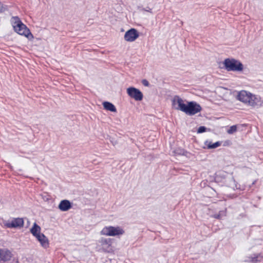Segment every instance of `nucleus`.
<instances>
[{
	"mask_svg": "<svg viewBox=\"0 0 263 263\" xmlns=\"http://www.w3.org/2000/svg\"><path fill=\"white\" fill-rule=\"evenodd\" d=\"M139 36L138 31L135 28L127 30L124 34V40L127 42H133Z\"/></svg>",
	"mask_w": 263,
	"mask_h": 263,
	"instance_id": "6e6552de",
	"label": "nucleus"
},
{
	"mask_svg": "<svg viewBox=\"0 0 263 263\" xmlns=\"http://www.w3.org/2000/svg\"><path fill=\"white\" fill-rule=\"evenodd\" d=\"M237 98L240 101L253 107L258 108L263 104V99L259 96L246 90L239 91Z\"/></svg>",
	"mask_w": 263,
	"mask_h": 263,
	"instance_id": "f03ea898",
	"label": "nucleus"
},
{
	"mask_svg": "<svg viewBox=\"0 0 263 263\" xmlns=\"http://www.w3.org/2000/svg\"><path fill=\"white\" fill-rule=\"evenodd\" d=\"M221 144V142L217 141L215 143H213L211 141L206 140L204 142V145L206 146L208 149H214L219 146Z\"/></svg>",
	"mask_w": 263,
	"mask_h": 263,
	"instance_id": "4468645a",
	"label": "nucleus"
},
{
	"mask_svg": "<svg viewBox=\"0 0 263 263\" xmlns=\"http://www.w3.org/2000/svg\"><path fill=\"white\" fill-rule=\"evenodd\" d=\"M206 130V127L204 126H200L197 130L198 133H202Z\"/></svg>",
	"mask_w": 263,
	"mask_h": 263,
	"instance_id": "6ab92c4d",
	"label": "nucleus"
},
{
	"mask_svg": "<svg viewBox=\"0 0 263 263\" xmlns=\"http://www.w3.org/2000/svg\"><path fill=\"white\" fill-rule=\"evenodd\" d=\"M12 257L11 252L7 248L0 249V258L4 261H9Z\"/></svg>",
	"mask_w": 263,
	"mask_h": 263,
	"instance_id": "1a4fd4ad",
	"label": "nucleus"
},
{
	"mask_svg": "<svg viewBox=\"0 0 263 263\" xmlns=\"http://www.w3.org/2000/svg\"><path fill=\"white\" fill-rule=\"evenodd\" d=\"M124 233V230L120 227L112 226L105 227L101 231L102 235L112 236L122 235Z\"/></svg>",
	"mask_w": 263,
	"mask_h": 263,
	"instance_id": "39448f33",
	"label": "nucleus"
},
{
	"mask_svg": "<svg viewBox=\"0 0 263 263\" xmlns=\"http://www.w3.org/2000/svg\"><path fill=\"white\" fill-rule=\"evenodd\" d=\"M103 105L104 109H105L107 110H109L111 112L117 111V109L115 106L110 102H104L103 103Z\"/></svg>",
	"mask_w": 263,
	"mask_h": 263,
	"instance_id": "2eb2a0df",
	"label": "nucleus"
},
{
	"mask_svg": "<svg viewBox=\"0 0 263 263\" xmlns=\"http://www.w3.org/2000/svg\"><path fill=\"white\" fill-rule=\"evenodd\" d=\"M172 103L173 107L175 109L180 110L190 116L194 115L201 110V107L196 102L191 101L185 104L178 96H174Z\"/></svg>",
	"mask_w": 263,
	"mask_h": 263,
	"instance_id": "f257e3e1",
	"label": "nucleus"
},
{
	"mask_svg": "<svg viewBox=\"0 0 263 263\" xmlns=\"http://www.w3.org/2000/svg\"><path fill=\"white\" fill-rule=\"evenodd\" d=\"M148 8V9H145V10L146 11L151 12V9H150L149 8Z\"/></svg>",
	"mask_w": 263,
	"mask_h": 263,
	"instance_id": "4be33fe9",
	"label": "nucleus"
},
{
	"mask_svg": "<svg viewBox=\"0 0 263 263\" xmlns=\"http://www.w3.org/2000/svg\"><path fill=\"white\" fill-rule=\"evenodd\" d=\"M59 209L61 211H67L69 210L72 207L71 203L68 200H62L59 204Z\"/></svg>",
	"mask_w": 263,
	"mask_h": 263,
	"instance_id": "9d476101",
	"label": "nucleus"
},
{
	"mask_svg": "<svg viewBox=\"0 0 263 263\" xmlns=\"http://www.w3.org/2000/svg\"><path fill=\"white\" fill-rule=\"evenodd\" d=\"M127 95L136 101H140L143 99V95L142 92L138 89L130 87L127 89Z\"/></svg>",
	"mask_w": 263,
	"mask_h": 263,
	"instance_id": "0eeeda50",
	"label": "nucleus"
},
{
	"mask_svg": "<svg viewBox=\"0 0 263 263\" xmlns=\"http://www.w3.org/2000/svg\"><path fill=\"white\" fill-rule=\"evenodd\" d=\"M173 153L175 155H185V154L187 153V152L183 148L178 147L175 148L173 151Z\"/></svg>",
	"mask_w": 263,
	"mask_h": 263,
	"instance_id": "f3484780",
	"label": "nucleus"
},
{
	"mask_svg": "<svg viewBox=\"0 0 263 263\" xmlns=\"http://www.w3.org/2000/svg\"><path fill=\"white\" fill-rule=\"evenodd\" d=\"M142 83L145 86H148L149 85V82L145 79L142 81Z\"/></svg>",
	"mask_w": 263,
	"mask_h": 263,
	"instance_id": "412c9836",
	"label": "nucleus"
},
{
	"mask_svg": "<svg viewBox=\"0 0 263 263\" xmlns=\"http://www.w3.org/2000/svg\"><path fill=\"white\" fill-rule=\"evenodd\" d=\"M263 256L261 254H253L252 256L249 257L250 261L252 263H256L257 262H260L262 260Z\"/></svg>",
	"mask_w": 263,
	"mask_h": 263,
	"instance_id": "dca6fc26",
	"label": "nucleus"
},
{
	"mask_svg": "<svg viewBox=\"0 0 263 263\" xmlns=\"http://www.w3.org/2000/svg\"><path fill=\"white\" fill-rule=\"evenodd\" d=\"M41 227L37 225L35 222L33 224L32 227L30 229V232L34 237H36L37 236L40 235L41 233Z\"/></svg>",
	"mask_w": 263,
	"mask_h": 263,
	"instance_id": "ddd939ff",
	"label": "nucleus"
},
{
	"mask_svg": "<svg viewBox=\"0 0 263 263\" xmlns=\"http://www.w3.org/2000/svg\"><path fill=\"white\" fill-rule=\"evenodd\" d=\"M12 24L14 31L20 35L28 37L31 33L29 29L24 25L17 16L12 18Z\"/></svg>",
	"mask_w": 263,
	"mask_h": 263,
	"instance_id": "7ed1b4c3",
	"label": "nucleus"
},
{
	"mask_svg": "<svg viewBox=\"0 0 263 263\" xmlns=\"http://www.w3.org/2000/svg\"><path fill=\"white\" fill-rule=\"evenodd\" d=\"M40 242L42 247L47 248L49 247V240L47 237L43 233L35 237Z\"/></svg>",
	"mask_w": 263,
	"mask_h": 263,
	"instance_id": "f8f14e48",
	"label": "nucleus"
},
{
	"mask_svg": "<svg viewBox=\"0 0 263 263\" xmlns=\"http://www.w3.org/2000/svg\"><path fill=\"white\" fill-rule=\"evenodd\" d=\"M223 64L228 71H241L243 69V64L238 60L233 58L226 59Z\"/></svg>",
	"mask_w": 263,
	"mask_h": 263,
	"instance_id": "20e7f679",
	"label": "nucleus"
},
{
	"mask_svg": "<svg viewBox=\"0 0 263 263\" xmlns=\"http://www.w3.org/2000/svg\"><path fill=\"white\" fill-rule=\"evenodd\" d=\"M24 221L22 218H13L11 220L4 222V224L7 228H22L24 226Z\"/></svg>",
	"mask_w": 263,
	"mask_h": 263,
	"instance_id": "423d86ee",
	"label": "nucleus"
},
{
	"mask_svg": "<svg viewBox=\"0 0 263 263\" xmlns=\"http://www.w3.org/2000/svg\"><path fill=\"white\" fill-rule=\"evenodd\" d=\"M99 242L104 250L109 251L112 243V239L111 238H101Z\"/></svg>",
	"mask_w": 263,
	"mask_h": 263,
	"instance_id": "9b49d317",
	"label": "nucleus"
},
{
	"mask_svg": "<svg viewBox=\"0 0 263 263\" xmlns=\"http://www.w3.org/2000/svg\"><path fill=\"white\" fill-rule=\"evenodd\" d=\"M237 130V126L236 125L231 126L230 128L228 130V133L229 134H232L235 132Z\"/></svg>",
	"mask_w": 263,
	"mask_h": 263,
	"instance_id": "a211bd4d",
	"label": "nucleus"
},
{
	"mask_svg": "<svg viewBox=\"0 0 263 263\" xmlns=\"http://www.w3.org/2000/svg\"><path fill=\"white\" fill-rule=\"evenodd\" d=\"M222 212H220L218 214H214L213 215V217L216 218V219H220L222 217V216H221V213Z\"/></svg>",
	"mask_w": 263,
	"mask_h": 263,
	"instance_id": "aec40b11",
	"label": "nucleus"
}]
</instances>
